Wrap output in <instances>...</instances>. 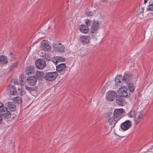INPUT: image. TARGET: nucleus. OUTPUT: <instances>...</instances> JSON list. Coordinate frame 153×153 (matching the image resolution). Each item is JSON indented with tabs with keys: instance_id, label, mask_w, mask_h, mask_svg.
I'll return each instance as SVG.
<instances>
[{
	"instance_id": "nucleus-11",
	"label": "nucleus",
	"mask_w": 153,
	"mask_h": 153,
	"mask_svg": "<svg viewBox=\"0 0 153 153\" xmlns=\"http://www.w3.org/2000/svg\"><path fill=\"white\" fill-rule=\"evenodd\" d=\"M1 116L4 119H7L11 117V114L6 109H3L0 111Z\"/></svg>"
},
{
	"instance_id": "nucleus-32",
	"label": "nucleus",
	"mask_w": 153,
	"mask_h": 153,
	"mask_svg": "<svg viewBox=\"0 0 153 153\" xmlns=\"http://www.w3.org/2000/svg\"><path fill=\"white\" fill-rule=\"evenodd\" d=\"M17 63H15L12 64L11 66L10 69L13 70L14 68L17 67Z\"/></svg>"
},
{
	"instance_id": "nucleus-20",
	"label": "nucleus",
	"mask_w": 153,
	"mask_h": 153,
	"mask_svg": "<svg viewBox=\"0 0 153 153\" xmlns=\"http://www.w3.org/2000/svg\"><path fill=\"white\" fill-rule=\"evenodd\" d=\"M8 91L9 93L12 95H15L17 93V91L15 87L13 86H10L9 87Z\"/></svg>"
},
{
	"instance_id": "nucleus-35",
	"label": "nucleus",
	"mask_w": 153,
	"mask_h": 153,
	"mask_svg": "<svg viewBox=\"0 0 153 153\" xmlns=\"http://www.w3.org/2000/svg\"><path fill=\"white\" fill-rule=\"evenodd\" d=\"M52 48L53 49L55 50L56 51H57L58 45L53 46H52Z\"/></svg>"
},
{
	"instance_id": "nucleus-15",
	"label": "nucleus",
	"mask_w": 153,
	"mask_h": 153,
	"mask_svg": "<svg viewBox=\"0 0 153 153\" xmlns=\"http://www.w3.org/2000/svg\"><path fill=\"white\" fill-rule=\"evenodd\" d=\"M91 38L90 36H82L80 38V40L81 43L83 44H88Z\"/></svg>"
},
{
	"instance_id": "nucleus-37",
	"label": "nucleus",
	"mask_w": 153,
	"mask_h": 153,
	"mask_svg": "<svg viewBox=\"0 0 153 153\" xmlns=\"http://www.w3.org/2000/svg\"><path fill=\"white\" fill-rule=\"evenodd\" d=\"M26 93V92H25V91L22 90L21 91V92L20 93V94L21 95H25Z\"/></svg>"
},
{
	"instance_id": "nucleus-39",
	"label": "nucleus",
	"mask_w": 153,
	"mask_h": 153,
	"mask_svg": "<svg viewBox=\"0 0 153 153\" xmlns=\"http://www.w3.org/2000/svg\"><path fill=\"white\" fill-rule=\"evenodd\" d=\"M13 82L16 85H17L18 83V82H17V80L16 79L13 80H12Z\"/></svg>"
},
{
	"instance_id": "nucleus-24",
	"label": "nucleus",
	"mask_w": 153,
	"mask_h": 153,
	"mask_svg": "<svg viewBox=\"0 0 153 153\" xmlns=\"http://www.w3.org/2000/svg\"><path fill=\"white\" fill-rule=\"evenodd\" d=\"M7 60L6 57L4 55L0 56V63L2 64H4L7 63Z\"/></svg>"
},
{
	"instance_id": "nucleus-4",
	"label": "nucleus",
	"mask_w": 153,
	"mask_h": 153,
	"mask_svg": "<svg viewBox=\"0 0 153 153\" xmlns=\"http://www.w3.org/2000/svg\"><path fill=\"white\" fill-rule=\"evenodd\" d=\"M119 92L120 93V96L123 97H128L130 96V91L125 87H122L120 88Z\"/></svg>"
},
{
	"instance_id": "nucleus-10",
	"label": "nucleus",
	"mask_w": 153,
	"mask_h": 153,
	"mask_svg": "<svg viewBox=\"0 0 153 153\" xmlns=\"http://www.w3.org/2000/svg\"><path fill=\"white\" fill-rule=\"evenodd\" d=\"M134 117V121L136 124H137L140 122L143 119V115L141 112L137 111Z\"/></svg>"
},
{
	"instance_id": "nucleus-45",
	"label": "nucleus",
	"mask_w": 153,
	"mask_h": 153,
	"mask_svg": "<svg viewBox=\"0 0 153 153\" xmlns=\"http://www.w3.org/2000/svg\"><path fill=\"white\" fill-rule=\"evenodd\" d=\"M18 91H19L20 90V89L19 88L18 89Z\"/></svg>"
},
{
	"instance_id": "nucleus-30",
	"label": "nucleus",
	"mask_w": 153,
	"mask_h": 153,
	"mask_svg": "<svg viewBox=\"0 0 153 153\" xmlns=\"http://www.w3.org/2000/svg\"><path fill=\"white\" fill-rule=\"evenodd\" d=\"M56 59H57L58 61V62L59 61L64 62H65V59L64 58L62 57L61 56L56 57Z\"/></svg>"
},
{
	"instance_id": "nucleus-31",
	"label": "nucleus",
	"mask_w": 153,
	"mask_h": 153,
	"mask_svg": "<svg viewBox=\"0 0 153 153\" xmlns=\"http://www.w3.org/2000/svg\"><path fill=\"white\" fill-rule=\"evenodd\" d=\"M9 56V57L12 59H15L16 58L15 55L12 53H10Z\"/></svg>"
},
{
	"instance_id": "nucleus-40",
	"label": "nucleus",
	"mask_w": 153,
	"mask_h": 153,
	"mask_svg": "<svg viewBox=\"0 0 153 153\" xmlns=\"http://www.w3.org/2000/svg\"><path fill=\"white\" fill-rule=\"evenodd\" d=\"M2 122H3V120L2 119V118L1 117V115H0V124L1 123H2Z\"/></svg>"
},
{
	"instance_id": "nucleus-43",
	"label": "nucleus",
	"mask_w": 153,
	"mask_h": 153,
	"mask_svg": "<svg viewBox=\"0 0 153 153\" xmlns=\"http://www.w3.org/2000/svg\"><path fill=\"white\" fill-rule=\"evenodd\" d=\"M144 8H141V12L143 13L144 11Z\"/></svg>"
},
{
	"instance_id": "nucleus-23",
	"label": "nucleus",
	"mask_w": 153,
	"mask_h": 153,
	"mask_svg": "<svg viewBox=\"0 0 153 153\" xmlns=\"http://www.w3.org/2000/svg\"><path fill=\"white\" fill-rule=\"evenodd\" d=\"M127 84L128 87L129 89V91L131 92H133L135 89V87L133 84L131 82Z\"/></svg>"
},
{
	"instance_id": "nucleus-25",
	"label": "nucleus",
	"mask_w": 153,
	"mask_h": 153,
	"mask_svg": "<svg viewBox=\"0 0 153 153\" xmlns=\"http://www.w3.org/2000/svg\"><path fill=\"white\" fill-rule=\"evenodd\" d=\"M43 72L37 71L36 73V76L39 79H41L44 75Z\"/></svg>"
},
{
	"instance_id": "nucleus-12",
	"label": "nucleus",
	"mask_w": 153,
	"mask_h": 153,
	"mask_svg": "<svg viewBox=\"0 0 153 153\" xmlns=\"http://www.w3.org/2000/svg\"><path fill=\"white\" fill-rule=\"evenodd\" d=\"M131 126V122L128 120H127L121 124V128L122 130L126 131Z\"/></svg>"
},
{
	"instance_id": "nucleus-13",
	"label": "nucleus",
	"mask_w": 153,
	"mask_h": 153,
	"mask_svg": "<svg viewBox=\"0 0 153 153\" xmlns=\"http://www.w3.org/2000/svg\"><path fill=\"white\" fill-rule=\"evenodd\" d=\"M66 68L65 64V63H61L56 66V70L58 72L62 74L64 72Z\"/></svg>"
},
{
	"instance_id": "nucleus-16",
	"label": "nucleus",
	"mask_w": 153,
	"mask_h": 153,
	"mask_svg": "<svg viewBox=\"0 0 153 153\" xmlns=\"http://www.w3.org/2000/svg\"><path fill=\"white\" fill-rule=\"evenodd\" d=\"M34 67L32 66H30L26 68V73L28 76L33 74H34L35 71Z\"/></svg>"
},
{
	"instance_id": "nucleus-26",
	"label": "nucleus",
	"mask_w": 153,
	"mask_h": 153,
	"mask_svg": "<svg viewBox=\"0 0 153 153\" xmlns=\"http://www.w3.org/2000/svg\"><path fill=\"white\" fill-rule=\"evenodd\" d=\"M65 47L63 44L59 43L58 44L57 51L62 52L65 50Z\"/></svg>"
},
{
	"instance_id": "nucleus-34",
	"label": "nucleus",
	"mask_w": 153,
	"mask_h": 153,
	"mask_svg": "<svg viewBox=\"0 0 153 153\" xmlns=\"http://www.w3.org/2000/svg\"><path fill=\"white\" fill-rule=\"evenodd\" d=\"M152 6L149 5L147 7V10H150L151 11H153V7H152Z\"/></svg>"
},
{
	"instance_id": "nucleus-27",
	"label": "nucleus",
	"mask_w": 153,
	"mask_h": 153,
	"mask_svg": "<svg viewBox=\"0 0 153 153\" xmlns=\"http://www.w3.org/2000/svg\"><path fill=\"white\" fill-rule=\"evenodd\" d=\"M136 111H131L127 114L128 116L130 117H135V115L136 114Z\"/></svg>"
},
{
	"instance_id": "nucleus-14",
	"label": "nucleus",
	"mask_w": 153,
	"mask_h": 153,
	"mask_svg": "<svg viewBox=\"0 0 153 153\" xmlns=\"http://www.w3.org/2000/svg\"><path fill=\"white\" fill-rule=\"evenodd\" d=\"M41 47L45 51H49L51 49V47L48 42L45 40H44L42 42Z\"/></svg>"
},
{
	"instance_id": "nucleus-21",
	"label": "nucleus",
	"mask_w": 153,
	"mask_h": 153,
	"mask_svg": "<svg viewBox=\"0 0 153 153\" xmlns=\"http://www.w3.org/2000/svg\"><path fill=\"white\" fill-rule=\"evenodd\" d=\"M118 121L117 120L114 118V117L110 118L108 120V122L110 125L114 126Z\"/></svg>"
},
{
	"instance_id": "nucleus-3",
	"label": "nucleus",
	"mask_w": 153,
	"mask_h": 153,
	"mask_svg": "<svg viewBox=\"0 0 153 153\" xmlns=\"http://www.w3.org/2000/svg\"><path fill=\"white\" fill-rule=\"evenodd\" d=\"M35 66L37 68L42 69L46 67V63L43 59H39L36 61Z\"/></svg>"
},
{
	"instance_id": "nucleus-38",
	"label": "nucleus",
	"mask_w": 153,
	"mask_h": 153,
	"mask_svg": "<svg viewBox=\"0 0 153 153\" xmlns=\"http://www.w3.org/2000/svg\"><path fill=\"white\" fill-rule=\"evenodd\" d=\"M87 15L88 16H92L93 15L91 12H88L87 13Z\"/></svg>"
},
{
	"instance_id": "nucleus-2",
	"label": "nucleus",
	"mask_w": 153,
	"mask_h": 153,
	"mask_svg": "<svg viewBox=\"0 0 153 153\" xmlns=\"http://www.w3.org/2000/svg\"><path fill=\"white\" fill-rule=\"evenodd\" d=\"M58 75L56 72H48L46 73L44 76L45 80L48 81H52L56 79Z\"/></svg>"
},
{
	"instance_id": "nucleus-33",
	"label": "nucleus",
	"mask_w": 153,
	"mask_h": 153,
	"mask_svg": "<svg viewBox=\"0 0 153 153\" xmlns=\"http://www.w3.org/2000/svg\"><path fill=\"white\" fill-rule=\"evenodd\" d=\"M25 88L29 92H31V91L34 90V89L32 88L29 87L27 85L25 86Z\"/></svg>"
},
{
	"instance_id": "nucleus-17",
	"label": "nucleus",
	"mask_w": 153,
	"mask_h": 153,
	"mask_svg": "<svg viewBox=\"0 0 153 153\" xmlns=\"http://www.w3.org/2000/svg\"><path fill=\"white\" fill-rule=\"evenodd\" d=\"M116 100L117 104L119 105L123 106L125 103L124 99L123 97L120 96L119 95L117 96Z\"/></svg>"
},
{
	"instance_id": "nucleus-28",
	"label": "nucleus",
	"mask_w": 153,
	"mask_h": 153,
	"mask_svg": "<svg viewBox=\"0 0 153 153\" xmlns=\"http://www.w3.org/2000/svg\"><path fill=\"white\" fill-rule=\"evenodd\" d=\"M40 56L47 60L49 61L50 60L51 58L50 56L46 54L44 52L43 55H41V54H40Z\"/></svg>"
},
{
	"instance_id": "nucleus-46",
	"label": "nucleus",
	"mask_w": 153,
	"mask_h": 153,
	"mask_svg": "<svg viewBox=\"0 0 153 153\" xmlns=\"http://www.w3.org/2000/svg\"><path fill=\"white\" fill-rule=\"evenodd\" d=\"M112 114V113H110V114Z\"/></svg>"
},
{
	"instance_id": "nucleus-18",
	"label": "nucleus",
	"mask_w": 153,
	"mask_h": 153,
	"mask_svg": "<svg viewBox=\"0 0 153 153\" xmlns=\"http://www.w3.org/2000/svg\"><path fill=\"white\" fill-rule=\"evenodd\" d=\"M122 80V75L117 76L115 79V85L116 87H119L122 85L121 80Z\"/></svg>"
},
{
	"instance_id": "nucleus-29",
	"label": "nucleus",
	"mask_w": 153,
	"mask_h": 153,
	"mask_svg": "<svg viewBox=\"0 0 153 153\" xmlns=\"http://www.w3.org/2000/svg\"><path fill=\"white\" fill-rule=\"evenodd\" d=\"M85 23L87 27H88L93 24V22L88 19L86 20Z\"/></svg>"
},
{
	"instance_id": "nucleus-36",
	"label": "nucleus",
	"mask_w": 153,
	"mask_h": 153,
	"mask_svg": "<svg viewBox=\"0 0 153 153\" xmlns=\"http://www.w3.org/2000/svg\"><path fill=\"white\" fill-rule=\"evenodd\" d=\"M52 61L54 64H56V65L57 64L58 62V61L57 59H56V58L54 57V58H53L52 60Z\"/></svg>"
},
{
	"instance_id": "nucleus-41",
	"label": "nucleus",
	"mask_w": 153,
	"mask_h": 153,
	"mask_svg": "<svg viewBox=\"0 0 153 153\" xmlns=\"http://www.w3.org/2000/svg\"><path fill=\"white\" fill-rule=\"evenodd\" d=\"M149 5L152 6V7H153V3H152L151 1L150 2Z\"/></svg>"
},
{
	"instance_id": "nucleus-44",
	"label": "nucleus",
	"mask_w": 153,
	"mask_h": 153,
	"mask_svg": "<svg viewBox=\"0 0 153 153\" xmlns=\"http://www.w3.org/2000/svg\"><path fill=\"white\" fill-rule=\"evenodd\" d=\"M147 1V0H144V4H146Z\"/></svg>"
},
{
	"instance_id": "nucleus-1",
	"label": "nucleus",
	"mask_w": 153,
	"mask_h": 153,
	"mask_svg": "<svg viewBox=\"0 0 153 153\" xmlns=\"http://www.w3.org/2000/svg\"><path fill=\"white\" fill-rule=\"evenodd\" d=\"M21 79L22 83H25L27 80L28 84L30 86L35 85L37 81V78L34 76H29L27 78L26 77H23Z\"/></svg>"
},
{
	"instance_id": "nucleus-9",
	"label": "nucleus",
	"mask_w": 153,
	"mask_h": 153,
	"mask_svg": "<svg viewBox=\"0 0 153 153\" xmlns=\"http://www.w3.org/2000/svg\"><path fill=\"white\" fill-rule=\"evenodd\" d=\"M100 26L99 22L97 21H95L94 20L93 21V23L91 28V33H96Z\"/></svg>"
},
{
	"instance_id": "nucleus-19",
	"label": "nucleus",
	"mask_w": 153,
	"mask_h": 153,
	"mask_svg": "<svg viewBox=\"0 0 153 153\" xmlns=\"http://www.w3.org/2000/svg\"><path fill=\"white\" fill-rule=\"evenodd\" d=\"M80 31L83 33H87L89 32V29L87 26L84 25H81L79 27Z\"/></svg>"
},
{
	"instance_id": "nucleus-7",
	"label": "nucleus",
	"mask_w": 153,
	"mask_h": 153,
	"mask_svg": "<svg viewBox=\"0 0 153 153\" xmlns=\"http://www.w3.org/2000/svg\"><path fill=\"white\" fill-rule=\"evenodd\" d=\"M133 77L132 74L130 73H125L122 80L123 82H126L127 83L131 82L132 79Z\"/></svg>"
},
{
	"instance_id": "nucleus-5",
	"label": "nucleus",
	"mask_w": 153,
	"mask_h": 153,
	"mask_svg": "<svg viewBox=\"0 0 153 153\" xmlns=\"http://www.w3.org/2000/svg\"><path fill=\"white\" fill-rule=\"evenodd\" d=\"M124 112V110L123 109H115L114 113V117L119 120L122 117V114Z\"/></svg>"
},
{
	"instance_id": "nucleus-42",
	"label": "nucleus",
	"mask_w": 153,
	"mask_h": 153,
	"mask_svg": "<svg viewBox=\"0 0 153 153\" xmlns=\"http://www.w3.org/2000/svg\"><path fill=\"white\" fill-rule=\"evenodd\" d=\"M39 53V54L40 55V54H41V55H43L44 53V52H41V51H40Z\"/></svg>"
},
{
	"instance_id": "nucleus-22",
	"label": "nucleus",
	"mask_w": 153,
	"mask_h": 153,
	"mask_svg": "<svg viewBox=\"0 0 153 153\" xmlns=\"http://www.w3.org/2000/svg\"><path fill=\"white\" fill-rule=\"evenodd\" d=\"M13 103L16 104H21L22 103V100L21 98L19 97H15L13 99Z\"/></svg>"
},
{
	"instance_id": "nucleus-6",
	"label": "nucleus",
	"mask_w": 153,
	"mask_h": 153,
	"mask_svg": "<svg viewBox=\"0 0 153 153\" xmlns=\"http://www.w3.org/2000/svg\"><path fill=\"white\" fill-rule=\"evenodd\" d=\"M117 96V93L114 91H110L106 95V99L108 101H112Z\"/></svg>"
},
{
	"instance_id": "nucleus-8",
	"label": "nucleus",
	"mask_w": 153,
	"mask_h": 153,
	"mask_svg": "<svg viewBox=\"0 0 153 153\" xmlns=\"http://www.w3.org/2000/svg\"><path fill=\"white\" fill-rule=\"evenodd\" d=\"M5 107L6 109L9 111H13L15 110L16 106L13 102H9L6 103Z\"/></svg>"
}]
</instances>
